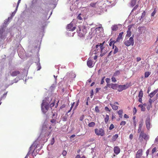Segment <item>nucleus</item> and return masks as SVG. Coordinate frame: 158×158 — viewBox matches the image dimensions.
<instances>
[{
  "mask_svg": "<svg viewBox=\"0 0 158 158\" xmlns=\"http://www.w3.org/2000/svg\"><path fill=\"white\" fill-rule=\"evenodd\" d=\"M129 86L128 84L123 85H118L117 90L119 92H121L124 90L128 88Z\"/></svg>",
  "mask_w": 158,
  "mask_h": 158,
  "instance_id": "423d86ee",
  "label": "nucleus"
},
{
  "mask_svg": "<svg viewBox=\"0 0 158 158\" xmlns=\"http://www.w3.org/2000/svg\"><path fill=\"white\" fill-rule=\"evenodd\" d=\"M87 64L88 67L90 68H92L94 65L92 60L89 58L87 61Z\"/></svg>",
  "mask_w": 158,
  "mask_h": 158,
  "instance_id": "9d476101",
  "label": "nucleus"
},
{
  "mask_svg": "<svg viewBox=\"0 0 158 158\" xmlns=\"http://www.w3.org/2000/svg\"><path fill=\"white\" fill-rule=\"evenodd\" d=\"M136 1L135 0H132L131 3V5L132 7L134 6L136 4Z\"/></svg>",
  "mask_w": 158,
  "mask_h": 158,
  "instance_id": "bb28decb",
  "label": "nucleus"
},
{
  "mask_svg": "<svg viewBox=\"0 0 158 158\" xmlns=\"http://www.w3.org/2000/svg\"><path fill=\"white\" fill-rule=\"evenodd\" d=\"M143 120H142L139 123V127L140 129H141L143 124Z\"/></svg>",
  "mask_w": 158,
  "mask_h": 158,
  "instance_id": "393cba45",
  "label": "nucleus"
},
{
  "mask_svg": "<svg viewBox=\"0 0 158 158\" xmlns=\"http://www.w3.org/2000/svg\"><path fill=\"white\" fill-rule=\"evenodd\" d=\"M54 105H55V102H53L51 103L50 104V107L51 108H52V107H53L54 106Z\"/></svg>",
  "mask_w": 158,
  "mask_h": 158,
  "instance_id": "603ef678",
  "label": "nucleus"
},
{
  "mask_svg": "<svg viewBox=\"0 0 158 158\" xmlns=\"http://www.w3.org/2000/svg\"><path fill=\"white\" fill-rule=\"evenodd\" d=\"M109 116L108 115L106 114V117L104 118V121L106 124H107L109 121Z\"/></svg>",
  "mask_w": 158,
  "mask_h": 158,
  "instance_id": "412c9836",
  "label": "nucleus"
},
{
  "mask_svg": "<svg viewBox=\"0 0 158 158\" xmlns=\"http://www.w3.org/2000/svg\"><path fill=\"white\" fill-rule=\"evenodd\" d=\"M138 101L139 102L142 103V98H139V99Z\"/></svg>",
  "mask_w": 158,
  "mask_h": 158,
  "instance_id": "e2e57ef3",
  "label": "nucleus"
},
{
  "mask_svg": "<svg viewBox=\"0 0 158 158\" xmlns=\"http://www.w3.org/2000/svg\"><path fill=\"white\" fill-rule=\"evenodd\" d=\"M76 158H81L80 156L78 155L76 156Z\"/></svg>",
  "mask_w": 158,
  "mask_h": 158,
  "instance_id": "774afa93",
  "label": "nucleus"
},
{
  "mask_svg": "<svg viewBox=\"0 0 158 158\" xmlns=\"http://www.w3.org/2000/svg\"><path fill=\"white\" fill-rule=\"evenodd\" d=\"M144 139L145 140H147L149 139L148 135L144 133L143 131H141L140 133L139 139L140 141H142Z\"/></svg>",
  "mask_w": 158,
  "mask_h": 158,
  "instance_id": "7ed1b4c3",
  "label": "nucleus"
},
{
  "mask_svg": "<svg viewBox=\"0 0 158 158\" xmlns=\"http://www.w3.org/2000/svg\"><path fill=\"white\" fill-rule=\"evenodd\" d=\"M111 29L113 31H116L118 29V27L117 25H114L111 27Z\"/></svg>",
  "mask_w": 158,
  "mask_h": 158,
  "instance_id": "aec40b11",
  "label": "nucleus"
},
{
  "mask_svg": "<svg viewBox=\"0 0 158 158\" xmlns=\"http://www.w3.org/2000/svg\"><path fill=\"white\" fill-rule=\"evenodd\" d=\"M84 119V115H82L80 118V120L81 121H82Z\"/></svg>",
  "mask_w": 158,
  "mask_h": 158,
  "instance_id": "8fccbe9b",
  "label": "nucleus"
},
{
  "mask_svg": "<svg viewBox=\"0 0 158 158\" xmlns=\"http://www.w3.org/2000/svg\"><path fill=\"white\" fill-rule=\"evenodd\" d=\"M110 105L112 107V109L114 110H116L118 109V106H116L114 104L112 103H110Z\"/></svg>",
  "mask_w": 158,
  "mask_h": 158,
  "instance_id": "6ab92c4d",
  "label": "nucleus"
},
{
  "mask_svg": "<svg viewBox=\"0 0 158 158\" xmlns=\"http://www.w3.org/2000/svg\"><path fill=\"white\" fill-rule=\"evenodd\" d=\"M44 103L43 102L41 105V108L43 113L45 114L48 111L49 106L48 104L44 106Z\"/></svg>",
  "mask_w": 158,
  "mask_h": 158,
  "instance_id": "0eeeda50",
  "label": "nucleus"
},
{
  "mask_svg": "<svg viewBox=\"0 0 158 158\" xmlns=\"http://www.w3.org/2000/svg\"><path fill=\"white\" fill-rule=\"evenodd\" d=\"M143 93L142 90H140L139 93L138 97L139 98H142L143 96Z\"/></svg>",
  "mask_w": 158,
  "mask_h": 158,
  "instance_id": "5701e85b",
  "label": "nucleus"
},
{
  "mask_svg": "<svg viewBox=\"0 0 158 158\" xmlns=\"http://www.w3.org/2000/svg\"><path fill=\"white\" fill-rule=\"evenodd\" d=\"M105 43V41H104L102 43H98L96 45V49L94 51V54L101 52L100 56L102 57L106 53L107 51L105 49V48L103 46Z\"/></svg>",
  "mask_w": 158,
  "mask_h": 158,
  "instance_id": "f257e3e1",
  "label": "nucleus"
},
{
  "mask_svg": "<svg viewBox=\"0 0 158 158\" xmlns=\"http://www.w3.org/2000/svg\"><path fill=\"white\" fill-rule=\"evenodd\" d=\"M142 155L143 150L142 149H140L137 152L135 158H140Z\"/></svg>",
  "mask_w": 158,
  "mask_h": 158,
  "instance_id": "1a4fd4ad",
  "label": "nucleus"
},
{
  "mask_svg": "<svg viewBox=\"0 0 158 158\" xmlns=\"http://www.w3.org/2000/svg\"><path fill=\"white\" fill-rule=\"evenodd\" d=\"M33 152H32V150H30V148H29V150L27 155L26 156H29L31 153H33Z\"/></svg>",
  "mask_w": 158,
  "mask_h": 158,
  "instance_id": "2f4dec72",
  "label": "nucleus"
},
{
  "mask_svg": "<svg viewBox=\"0 0 158 158\" xmlns=\"http://www.w3.org/2000/svg\"><path fill=\"white\" fill-rule=\"evenodd\" d=\"M115 43V42L114 41H112L110 42L109 43V45L110 46H111L112 45V44H113V46H112V48L114 49V44Z\"/></svg>",
  "mask_w": 158,
  "mask_h": 158,
  "instance_id": "cd10ccee",
  "label": "nucleus"
},
{
  "mask_svg": "<svg viewBox=\"0 0 158 158\" xmlns=\"http://www.w3.org/2000/svg\"><path fill=\"white\" fill-rule=\"evenodd\" d=\"M55 140L54 138L53 137L51 140L50 144L51 145H52L55 143Z\"/></svg>",
  "mask_w": 158,
  "mask_h": 158,
  "instance_id": "e433bc0d",
  "label": "nucleus"
},
{
  "mask_svg": "<svg viewBox=\"0 0 158 158\" xmlns=\"http://www.w3.org/2000/svg\"><path fill=\"white\" fill-rule=\"evenodd\" d=\"M2 32L1 34H0V38L1 39H3L4 38V37H3L2 35Z\"/></svg>",
  "mask_w": 158,
  "mask_h": 158,
  "instance_id": "0e129e2a",
  "label": "nucleus"
},
{
  "mask_svg": "<svg viewBox=\"0 0 158 158\" xmlns=\"http://www.w3.org/2000/svg\"><path fill=\"white\" fill-rule=\"evenodd\" d=\"M123 34V32H121L119 34V35H118V37L116 41L118 42L120 40L122 39V35Z\"/></svg>",
  "mask_w": 158,
  "mask_h": 158,
  "instance_id": "f3484780",
  "label": "nucleus"
},
{
  "mask_svg": "<svg viewBox=\"0 0 158 158\" xmlns=\"http://www.w3.org/2000/svg\"><path fill=\"white\" fill-rule=\"evenodd\" d=\"M89 97H88L87 98V99L86 100H85V101H86V104L87 105H88V101H89Z\"/></svg>",
  "mask_w": 158,
  "mask_h": 158,
  "instance_id": "c03bdc74",
  "label": "nucleus"
},
{
  "mask_svg": "<svg viewBox=\"0 0 158 158\" xmlns=\"http://www.w3.org/2000/svg\"><path fill=\"white\" fill-rule=\"evenodd\" d=\"M158 92V90L157 89L155 90H154L153 92H152L151 93H150L149 96L151 98H152L153 97V96L155 95V94L156 93Z\"/></svg>",
  "mask_w": 158,
  "mask_h": 158,
  "instance_id": "a211bd4d",
  "label": "nucleus"
},
{
  "mask_svg": "<svg viewBox=\"0 0 158 158\" xmlns=\"http://www.w3.org/2000/svg\"><path fill=\"white\" fill-rule=\"evenodd\" d=\"M124 44L127 46H129L131 45L132 46L134 44V41L133 37H131L129 40H126L124 42Z\"/></svg>",
  "mask_w": 158,
  "mask_h": 158,
  "instance_id": "39448f33",
  "label": "nucleus"
},
{
  "mask_svg": "<svg viewBox=\"0 0 158 158\" xmlns=\"http://www.w3.org/2000/svg\"><path fill=\"white\" fill-rule=\"evenodd\" d=\"M111 88L114 89H117L118 85L117 84H111L110 85Z\"/></svg>",
  "mask_w": 158,
  "mask_h": 158,
  "instance_id": "dca6fc26",
  "label": "nucleus"
},
{
  "mask_svg": "<svg viewBox=\"0 0 158 158\" xmlns=\"http://www.w3.org/2000/svg\"><path fill=\"white\" fill-rule=\"evenodd\" d=\"M96 4V2L91 3L90 4V6L92 7H94Z\"/></svg>",
  "mask_w": 158,
  "mask_h": 158,
  "instance_id": "c9c22d12",
  "label": "nucleus"
},
{
  "mask_svg": "<svg viewBox=\"0 0 158 158\" xmlns=\"http://www.w3.org/2000/svg\"><path fill=\"white\" fill-rule=\"evenodd\" d=\"M138 7V5H136L133 9L132 10H135Z\"/></svg>",
  "mask_w": 158,
  "mask_h": 158,
  "instance_id": "864d4df0",
  "label": "nucleus"
},
{
  "mask_svg": "<svg viewBox=\"0 0 158 158\" xmlns=\"http://www.w3.org/2000/svg\"><path fill=\"white\" fill-rule=\"evenodd\" d=\"M136 60L138 62L141 60V58L139 57H137L136 58Z\"/></svg>",
  "mask_w": 158,
  "mask_h": 158,
  "instance_id": "13d9d810",
  "label": "nucleus"
},
{
  "mask_svg": "<svg viewBox=\"0 0 158 158\" xmlns=\"http://www.w3.org/2000/svg\"><path fill=\"white\" fill-rule=\"evenodd\" d=\"M95 124L94 122H91L88 124V126L89 127H93L95 125Z\"/></svg>",
  "mask_w": 158,
  "mask_h": 158,
  "instance_id": "c756f323",
  "label": "nucleus"
},
{
  "mask_svg": "<svg viewBox=\"0 0 158 158\" xmlns=\"http://www.w3.org/2000/svg\"><path fill=\"white\" fill-rule=\"evenodd\" d=\"M114 153L116 155L118 154L120 151V148L118 146H116L114 148Z\"/></svg>",
  "mask_w": 158,
  "mask_h": 158,
  "instance_id": "ddd939ff",
  "label": "nucleus"
},
{
  "mask_svg": "<svg viewBox=\"0 0 158 158\" xmlns=\"http://www.w3.org/2000/svg\"><path fill=\"white\" fill-rule=\"evenodd\" d=\"M151 73L149 72H146L145 73L144 76L145 78L148 77L150 74Z\"/></svg>",
  "mask_w": 158,
  "mask_h": 158,
  "instance_id": "c85d7f7f",
  "label": "nucleus"
},
{
  "mask_svg": "<svg viewBox=\"0 0 158 158\" xmlns=\"http://www.w3.org/2000/svg\"><path fill=\"white\" fill-rule=\"evenodd\" d=\"M79 102H80V100H79V99H78L77 102V103L76 104L75 107V109H76L77 108V106H78L79 105Z\"/></svg>",
  "mask_w": 158,
  "mask_h": 158,
  "instance_id": "de8ad7c7",
  "label": "nucleus"
},
{
  "mask_svg": "<svg viewBox=\"0 0 158 158\" xmlns=\"http://www.w3.org/2000/svg\"><path fill=\"white\" fill-rule=\"evenodd\" d=\"M56 120L54 119H52L51 120V122L52 123H55Z\"/></svg>",
  "mask_w": 158,
  "mask_h": 158,
  "instance_id": "5fc2aeb1",
  "label": "nucleus"
},
{
  "mask_svg": "<svg viewBox=\"0 0 158 158\" xmlns=\"http://www.w3.org/2000/svg\"><path fill=\"white\" fill-rule=\"evenodd\" d=\"M118 137V135L117 134H115L114 135L112 138V140L113 141H115L117 138Z\"/></svg>",
  "mask_w": 158,
  "mask_h": 158,
  "instance_id": "4be33fe9",
  "label": "nucleus"
},
{
  "mask_svg": "<svg viewBox=\"0 0 158 158\" xmlns=\"http://www.w3.org/2000/svg\"><path fill=\"white\" fill-rule=\"evenodd\" d=\"M120 71L119 70H117L115 72L113 75H114V76L116 77L118 75H120Z\"/></svg>",
  "mask_w": 158,
  "mask_h": 158,
  "instance_id": "b1692460",
  "label": "nucleus"
},
{
  "mask_svg": "<svg viewBox=\"0 0 158 158\" xmlns=\"http://www.w3.org/2000/svg\"><path fill=\"white\" fill-rule=\"evenodd\" d=\"M153 101L151 98H150L149 100V102L150 103V106L152 107V104Z\"/></svg>",
  "mask_w": 158,
  "mask_h": 158,
  "instance_id": "58836bf2",
  "label": "nucleus"
},
{
  "mask_svg": "<svg viewBox=\"0 0 158 158\" xmlns=\"http://www.w3.org/2000/svg\"><path fill=\"white\" fill-rule=\"evenodd\" d=\"M105 78V77H102L101 81V84H102L104 82V79Z\"/></svg>",
  "mask_w": 158,
  "mask_h": 158,
  "instance_id": "a18cd8bd",
  "label": "nucleus"
},
{
  "mask_svg": "<svg viewBox=\"0 0 158 158\" xmlns=\"http://www.w3.org/2000/svg\"><path fill=\"white\" fill-rule=\"evenodd\" d=\"M145 123L147 128L148 130L150 128V126L151 124L150 119L149 117H148L146 118Z\"/></svg>",
  "mask_w": 158,
  "mask_h": 158,
  "instance_id": "9b49d317",
  "label": "nucleus"
},
{
  "mask_svg": "<svg viewBox=\"0 0 158 158\" xmlns=\"http://www.w3.org/2000/svg\"><path fill=\"white\" fill-rule=\"evenodd\" d=\"M156 151V148H155L152 149V153H154V152H155Z\"/></svg>",
  "mask_w": 158,
  "mask_h": 158,
  "instance_id": "bf43d9fd",
  "label": "nucleus"
},
{
  "mask_svg": "<svg viewBox=\"0 0 158 158\" xmlns=\"http://www.w3.org/2000/svg\"><path fill=\"white\" fill-rule=\"evenodd\" d=\"M105 110L106 111H108L110 112V110L109 109V108L107 106H106L105 108Z\"/></svg>",
  "mask_w": 158,
  "mask_h": 158,
  "instance_id": "3c124183",
  "label": "nucleus"
},
{
  "mask_svg": "<svg viewBox=\"0 0 158 158\" xmlns=\"http://www.w3.org/2000/svg\"><path fill=\"white\" fill-rule=\"evenodd\" d=\"M38 144L37 141H35L30 148V150H32V152H34L35 149L38 147Z\"/></svg>",
  "mask_w": 158,
  "mask_h": 158,
  "instance_id": "6e6552de",
  "label": "nucleus"
},
{
  "mask_svg": "<svg viewBox=\"0 0 158 158\" xmlns=\"http://www.w3.org/2000/svg\"><path fill=\"white\" fill-rule=\"evenodd\" d=\"M95 111L96 112L98 113L100 112V110H99L98 106H96L95 107Z\"/></svg>",
  "mask_w": 158,
  "mask_h": 158,
  "instance_id": "72a5a7b5",
  "label": "nucleus"
},
{
  "mask_svg": "<svg viewBox=\"0 0 158 158\" xmlns=\"http://www.w3.org/2000/svg\"><path fill=\"white\" fill-rule=\"evenodd\" d=\"M124 118H129V116L128 115H127V114H125L124 115Z\"/></svg>",
  "mask_w": 158,
  "mask_h": 158,
  "instance_id": "052dcab7",
  "label": "nucleus"
},
{
  "mask_svg": "<svg viewBox=\"0 0 158 158\" xmlns=\"http://www.w3.org/2000/svg\"><path fill=\"white\" fill-rule=\"evenodd\" d=\"M118 113L119 115H121L122 114L123 110H120L118 111Z\"/></svg>",
  "mask_w": 158,
  "mask_h": 158,
  "instance_id": "ea45409f",
  "label": "nucleus"
},
{
  "mask_svg": "<svg viewBox=\"0 0 158 158\" xmlns=\"http://www.w3.org/2000/svg\"><path fill=\"white\" fill-rule=\"evenodd\" d=\"M137 112L136 109L135 107H134L133 108V113L134 114H135Z\"/></svg>",
  "mask_w": 158,
  "mask_h": 158,
  "instance_id": "6e6d98bb",
  "label": "nucleus"
},
{
  "mask_svg": "<svg viewBox=\"0 0 158 158\" xmlns=\"http://www.w3.org/2000/svg\"><path fill=\"white\" fill-rule=\"evenodd\" d=\"M115 49L114 50V51L113 52V54H114L118 52V48L116 46H115Z\"/></svg>",
  "mask_w": 158,
  "mask_h": 158,
  "instance_id": "7c9ffc66",
  "label": "nucleus"
},
{
  "mask_svg": "<svg viewBox=\"0 0 158 158\" xmlns=\"http://www.w3.org/2000/svg\"><path fill=\"white\" fill-rule=\"evenodd\" d=\"M145 14H146V12H145V11H143V12L142 13V15L141 17V18H143L144 16H145Z\"/></svg>",
  "mask_w": 158,
  "mask_h": 158,
  "instance_id": "4c0bfd02",
  "label": "nucleus"
},
{
  "mask_svg": "<svg viewBox=\"0 0 158 158\" xmlns=\"http://www.w3.org/2000/svg\"><path fill=\"white\" fill-rule=\"evenodd\" d=\"M126 124V122L125 121H122L120 123V125H125Z\"/></svg>",
  "mask_w": 158,
  "mask_h": 158,
  "instance_id": "37998d69",
  "label": "nucleus"
},
{
  "mask_svg": "<svg viewBox=\"0 0 158 158\" xmlns=\"http://www.w3.org/2000/svg\"><path fill=\"white\" fill-rule=\"evenodd\" d=\"M97 57H98V56H96V55L95 56H94V60H97Z\"/></svg>",
  "mask_w": 158,
  "mask_h": 158,
  "instance_id": "338daca9",
  "label": "nucleus"
},
{
  "mask_svg": "<svg viewBox=\"0 0 158 158\" xmlns=\"http://www.w3.org/2000/svg\"><path fill=\"white\" fill-rule=\"evenodd\" d=\"M74 104H75V102H73V104H72V105H71V109H72V108H73V106H74Z\"/></svg>",
  "mask_w": 158,
  "mask_h": 158,
  "instance_id": "69168bd1",
  "label": "nucleus"
},
{
  "mask_svg": "<svg viewBox=\"0 0 158 158\" xmlns=\"http://www.w3.org/2000/svg\"><path fill=\"white\" fill-rule=\"evenodd\" d=\"M75 28L76 27H73V23H72L68 25L67 27V30L69 31H73L75 29Z\"/></svg>",
  "mask_w": 158,
  "mask_h": 158,
  "instance_id": "f8f14e48",
  "label": "nucleus"
},
{
  "mask_svg": "<svg viewBox=\"0 0 158 158\" xmlns=\"http://www.w3.org/2000/svg\"><path fill=\"white\" fill-rule=\"evenodd\" d=\"M67 154V152L66 151L64 150L62 152L63 155L64 156H65Z\"/></svg>",
  "mask_w": 158,
  "mask_h": 158,
  "instance_id": "09e8293b",
  "label": "nucleus"
},
{
  "mask_svg": "<svg viewBox=\"0 0 158 158\" xmlns=\"http://www.w3.org/2000/svg\"><path fill=\"white\" fill-rule=\"evenodd\" d=\"M81 14H80L77 17V18L78 19L80 20H81L82 19V18L81 17Z\"/></svg>",
  "mask_w": 158,
  "mask_h": 158,
  "instance_id": "79ce46f5",
  "label": "nucleus"
},
{
  "mask_svg": "<svg viewBox=\"0 0 158 158\" xmlns=\"http://www.w3.org/2000/svg\"><path fill=\"white\" fill-rule=\"evenodd\" d=\"M77 32L79 37H84L86 33V29L84 27H79V30H77Z\"/></svg>",
  "mask_w": 158,
  "mask_h": 158,
  "instance_id": "f03ea898",
  "label": "nucleus"
},
{
  "mask_svg": "<svg viewBox=\"0 0 158 158\" xmlns=\"http://www.w3.org/2000/svg\"><path fill=\"white\" fill-rule=\"evenodd\" d=\"M133 135L132 134H131L129 135V138L130 139H133Z\"/></svg>",
  "mask_w": 158,
  "mask_h": 158,
  "instance_id": "4d7b16f0",
  "label": "nucleus"
},
{
  "mask_svg": "<svg viewBox=\"0 0 158 158\" xmlns=\"http://www.w3.org/2000/svg\"><path fill=\"white\" fill-rule=\"evenodd\" d=\"M156 9H155L153 12L152 13L151 15V16L153 17L154 16L155 14L156 13Z\"/></svg>",
  "mask_w": 158,
  "mask_h": 158,
  "instance_id": "f704fd0d",
  "label": "nucleus"
},
{
  "mask_svg": "<svg viewBox=\"0 0 158 158\" xmlns=\"http://www.w3.org/2000/svg\"><path fill=\"white\" fill-rule=\"evenodd\" d=\"M20 73L19 71L16 70L10 73V75L12 76L15 77L17 75L19 74Z\"/></svg>",
  "mask_w": 158,
  "mask_h": 158,
  "instance_id": "4468645a",
  "label": "nucleus"
},
{
  "mask_svg": "<svg viewBox=\"0 0 158 158\" xmlns=\"http://www.w3.org/2000/svg\"><path fill=\"white\" fill-rule=\"evenodd\" d=\"M114 126L113 124H111L109 127V129L110 130L113 129L114 128Z\"/></svg>",
  "mask_w": 158,
  "mask_h": 158,
  "instance_id": "a19ab883",
  "label": "nucleus"
},
{
  "mask_svg": "<svg viewBox=\"0 0 158 158\" xmlns=\"http://www.w3.org/2000/svg\"><path fill=\"white\" fill-rule=\"evenodd\" d=\"M133 124H134L135 127H136V121L135 120H134L133 121Z\"/></svg>",
  "mask_w": 158,
  "mask_h": 158,
  "instance_id": "680f3d73",
  "label": "nucleus"
},
{
  "mask_svg": "<svg viewBox=\"0 0 158 158\" xmlns=\"http://www.w3.org/2000/svg\"><path fill=\"white\" fill-rule=\"evenodd\" d=\"M138 106L141 108V110L142 111H144L145 110V108L142 105L139 104V105Z\"/></svg>",
  "mask_w": 158,
  "mask_h": 158,
  "instance_id": "a878e982",
  "label": "nucleus"
},
{
  "mask_svg": "<svg viewBox=\"0 0 158 158\" xmlns=\"http://www.w3.org/2000/svg\"><path fill=\"white\" fill-rule=\"evenodd\" d=\"M115 76H114L113 75L111 78V80L112 82H116V80L115 78Z\"/></svg>",
  "mask_w": 158,
  "mask_h": 158,
  "instance_id": "473e14b6",
  "label": "nucleus"
},
{
  "mask_svg": "<svg viewBox=\"0 0 158 158\" xmlns=\"http://www.w3.org/2000/svg\"><path fill=\"white\" fill-rule=\"evenodd\" d=\"M110 81V79L109 78H106V81L107 83H109Z\"/></svg>",
  "mask_w": 158,
  "mask_h": 158,
  "instance_id": "49530a36",
  "label": "nucleus"
},
{
  "mask_svg": "<svg viewBox=\"0 0 158 158\" xmlns=\"http://www.w3.org/2000/svg\"><path fill=\"white\" fill-rule=\"evenodd\" d=\"M94 132L98 136H103L105 135L104 130L102 128L95 129L94 130Z\"/></svg>",
  "mask_w": 158,
  "mask_h": 158,
  "instance_id": "20e7f679",
  "label": "nucleus"
},
{
  "mask_svg": "<svg viewBox=\"0 0 158 158\" xmlns=\"http://www.w3.org/2000/svg\"><path fill=\"white\" fill-rule=\"evenodd\" d=\"M128 30L127 31V34L126 35V36L128 37H129L131 35V26H128Z\"/></svg>",
  "mask_w": 158,
  "mask_h": 158,
  "instance_id": "2eb2a0df",
  "label": "nucleus"
}]
</instances>
